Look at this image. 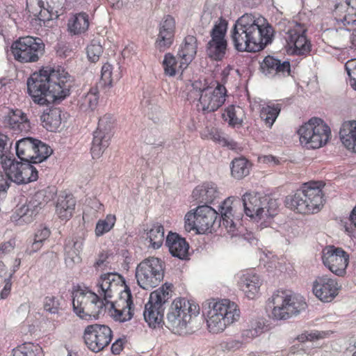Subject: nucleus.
<instances>
[{
    "instance_id": "28",
    "label": "nucleus",
    "mask_w": 356,
    "mask_h": 356,
    "mask_svg": "<svg viewBox=\"0 0 356 356\" xmlns=\"http://www.w3.org/2000/svg\"><path fill=\"white\" fill-rule=\"evenodd\" d=\"M171 255L179 259H186L188 257L189 244L186 239L176 232H170L165 239Z\"/></svg>"
},
{
    "instance_id": "45",
    "label": "nucleus",
    "mask_w": 356,
    "mask_h": 356,
    "mask_svg": "<svg viewBox=\"0 0 356 356\" xmlns=\"http://www.w3.org/2000/svg\"><path fill=\"white\" fill-rule=\"evenodd\" d=\"M99 101V90L97 87H92L88 93L82 97L81 108L85 110L94 111Z\"/></svg>"
},
{
    "instance_id": "3",
    "label": "nucleus",
    "mask_w": 356,
    "mask_h": 356,
    "mask_svg": "<svg viewBox=\"0 0 356 356\" xmlns=\"http://www.w3.org/2000/svg\"><path fill=\"white\" fill-rule=\"evenodd\" d=\"M274 30L262 17L244 14L231 31L234 47L238 51L256 52L272 42Z\"/></svg>"
},
{
    "instance_id": "39",
    "label": "nucleus",
    "mask_w": 356,
    "mask_h": 356,
    "mask_svg": "<svg viewBox=\"0 0 356 356\" xmlns=\"http://www.w3.org/2000/svg\"><path fill=\"white\" fill-rule=\"evenodd\" d=\"M89 27V17L86 13H79L73 15L67 23V30L73 35H79L86 32Z\"/></svg>"
},
{
    "instance_id": "24",
    "label": "nucleus",
    "mask_w": 356,
    "mask_h": 356,
    "mask_svg": "<svg viewBox=\"0 0 356 356\" xmlns=\"http://www.w3.org/2000/svg\"><path fill=\"white\" fill-rule=\"evenodd\" d=\"M332 15L339 25L356 24V0H340L335 4Z\"/></svg>"
},
{
    "instance_id": "34",
    "label": "nucleus",
    "mask_w": 356,
    "mask_h": 356,
    "mask_svg": "<svg viewBox=\"0 0 356 356\" xmlns=\"http://www.w3.org/2000/svg\"><path fill=\"white\" fill-rule=\"evenodd\" d=\"M61 113L59 108H46L40 116L43 127L49 131H56L61 124Z\"/></svg>"
},
{
    "instance_id": "52",
    "label": "nucleus",
    "mask_w": 356,
    "mask_h": 356,
    "mask_svg": "<svg viewBox=\"0 0 356 356\" xmlns=\"http://www.w3.org/2000/svg\"><path fill=\"white\" fill-rule=\"evenodd\" d=\"M82 243L73 240H69L65 244L64 250L67 257L72 259L77 257L81 250Z\"/></svg>"
},
{
    "instance_id": "51",
    "label": "nucleus",
    "mask_w": 356,
    "mask_h": 356,
    "mask_svg": "<svg viewBox=\"0 0 356 356\" xmlns=\"http://www.w3.org/2000/svg\"><path fill=\"white\" fill-rule=\"evenodd\" d=\"M211 139L220 144L223 147H227L231 149H236L238 147V143L232 139L226 138L218 131L211 134Z\"/></svg>"
},
{
    "instance_id": "12",
    "label": "nucleus",
    "mask_w": 356,
    "mask_h": 356,
    "mask_svg": "<svg viewBox=\"0 0 356 356\" xmlns=\"http://www.w3.org/2000/svg\"><path fill=\"white\" fill-rule=\"evenodd\" d=\"M165 269V262L158 257H149L143 259L136 269L138 284L145 290L157 286L163 280Z\"/></svg>"
},
{
    "instance_id": "62",
    "label": "nucleus",
    "mask_w": 356,
    "mask_h": 356,
    "mask_svg": "<svg viewBox=\"0 0 356 356\" xmlns=\"http://www.w3.org/2000/svg\"><path fill=\"white\" fill-rule=\"evenodd\" d=\"M14 248L13 243L9 241L0 245V258L11 252Z\"/></svg>"
},
{
    "instance_id": "43",
    "label": "nucleus",
    "mask_w": 356,
    "mask_h": 356,
    "mask_svg": "<svg viewBox=\"0 0 356 356\" xmlns=\"http://www.w3.org/2000/svg\"><path fill=\"white\" fill-rule=\"evenodd\" d=\"M42 349L37 343L25 342L17 349H13V356H42Z\"/></svg>"
},
{
    "instance_id": "32",
    "label": "nucleus",
    "mask_w": 356,
    "mask_h": 356,
    "mask_svg": "<svg viewBox=\"0 0 356 356\" xmlns=\"http://www.w3.org/2000/svg\"><path fill=\"white\" fill-rule=\"evenodd\" d=\"M22 174L29 176L28 178H38V169L29 162H19L15 160L6 170V178H23Z\"/></svg>"
},
{
    "instance_id": "14",
    "label": "nucleus",
    "mask_w": 356,
    "mask_h": 356,
    "mask_svg": "<svg viewBox=\"0 0 356 356\" xmlns=\"http://www.w3.org/2000/svg\"><path fill=\"white\" fill-rule=\"evenodd\" d=\"M17 157L29 164H39L45 161L52 153V149L41 140L26 137L19 139L15 145Z\"/></svg>"
},
{
    "instance_id": "47",
    "label": "nucleus",
    "mask_w": 356,
    "mask_h": 356,
    "mask_svg": "<svg viewBox=\"0 0 356 356\" xmlns=\"http://www.w3.org/2000/svg\"><path fill=\"white\" fill-rule=\"evenodd\" d=\"M60 303L58 297L47 296L43 300L44 310L51 314H58L60 309Z\"/></svg>"
},
{
    "instance_id": "60",
    "label": "nucleus",
    "mask_w": 356,
    "mask_h": 356,
    "mask_svg": "<svg viewBox=\"0 0 356 356\" xmlns=\"http://www.w3.org/2000/svg\"><path fill=\"white\" fill-rule=\"evenodd\" d=\"M320 337H319V333L318 332H305L301 334H300L299 336H298L297 337V339L300 341V342H305L307 341H313L314 339H318Z\"/></svg>"
},
{
    "instance_id": "13",
    "label": "nucleus",
    "mask_w": 356,
    "mask_h": 356,
    "mask_svg": "<svg viewBox=\"0 0 356 356\" xmlns=\"http://www.w3.org/2000/svg\"><path fill=\"white\" fill-rule=\"evenodd\" d=\"M45 45L40 38L21 37L13 42L10 50L14 58L22 63H35L44 54Z\"/></svg>"
},
{
    "instance_id": "37",
    "label": "nucleus",
    "mask_w": 356,
    "mask_h": 356,
    "mask_svg": "<svg viewBox=\"0 0 356 356\" xmlns=\"http://www.w3.org/2000/svg\"><path fill=\"white\" fill-rule=\"evenodd\" d=\"M218 195L217 187L213 182H207L202 186H198L194 188L192 193V196L195 200H204L207 202H212Z\"/></svg>"
},
{
    "instance_id": "61",
    "label": "nucleus",
    "mask_w": 356,
    "mask_h": 356,
    "mask_svg": "<svg viewBox=\"0 0 356 356\" xmlns=\"http://www.w3.org/2000/svg\"><path fill=\"white\" fill-rule=\"evenodd\" d=\"M250 326L252 329H254V334L257 336L263 333L265 328L264 323L261 321H255L252 322Z\"/></svg>"
},
{
    "instance_id": "63",
    "label": "nucleus",
    "mask_w": 356,
    "mask_h": 356,
    "mask_svg": "<svg viewBox=\"0 0 356 356\" xmlns=\"http://www.w3.org/2000/svg\"><path fill=\"white\" fill-rule=\"evenodd\" d=\"M213 19V15L211 11L205 10L201 17V24L203 26L207 27L209 26Z\"/></svg>"
},
{
    "instance_id": "31",
    "label": "nucleus",
    "mask_w": 356,
    "mask_h": 356,
    "mask_svg": "<svg viewBox=\"0 0 356 356\" xmlns=\"http://www.w3.org/2000/svg\"><path fill=\"white\" fill-rule=\"evenodd\" d=\"M120 280L122 282L125 284V280L122 275L117 273H108L101 275L99 280L97 283L98 290L97 292L99 295L104 296V299L107 304L108 298L113 297V287L117 286L116 284H113L116 280Z\"/></svg>"
},
{
    "instance_id": "27",
    "label": "nucleus",
    "mask_w": 356,
    "mask_h": 356,
    "mask_svg": "<svg viewBox=\"0 0 356 356\" xmlns=\"http://www.w3.org/2000/svg\"><path fill=\"white\" fill-rule=\"evenodd\" d=\"M260 68L265 75L274 76L289 75L291 65L289 61H281L271 56H267L260 65Z\"/></svg>"
},
{
    "instance_id": "58",
    "label": "nucleus",
    "mask_w": 356,
    "mask_h": 356,
    "mask_svg": "<svg viewBox=\"0 0 356 356\" xmlns=\"http://www.w3.org/2000/svg\"><path fill=\"white\" fill-rule=\"evenodd\" d=\"M156 130H145L143 131L144 141L147 145H152L154 140L159 136Z\"/></svg>"
},
{
    "instance_id": "11",
    "label": "nucleus",
    "mask_w": 356,
    "mask_h": 356,
    "mask_svg": "<svg viewBox=\"0 0 356 356\" xmlns=\"http://www.w3.org/2000/svg\"><path fill=\"white\" fill-rule=\"evenodd\" d=\"M301 144L308 149H318L325 145L331 136V130L324 121L312 118L298 130Z\"/></svg>"
},
{
    "instance_id": "5",
    "label": "nucleus",
    "mask_w": 356,
    "mask_h": 356,
    "mask_svg": "<svg viewBox=\"0 0 356 356\" xmlns=\"http://www.w3.org/2000/svg\"><path fill=\"white\" fill-rule=\"evenodd\" d=\"M233 213H236V207H243L245 215L252 220L259 222H261V228L269 225L270 220L277 214L279 204L276 199L269 195L261 196L259 194L245 193L241 200L232 201ZM242 214L239 213L238 215Z\"/></svg>"
},
{
    "instance_id": "16",
    "label": "nucleus",
    "mask_w": 356,
    "mask_h": 356,
    "mask_svg": "<svg viewBox=\"0 0 356 356\" xmlns=\"http://www.w3.org/2000/svg\"><path fill=\"white\" fill-rule=\"evenodd\" d=\"M227 26V21L220 17L210 31L211 40L207 44L206 52L211 60L220 61L225 56L227 49L225 38Z\"/></svg>"
},
{
    "instance_id": "49",
    "label": "nucleus",
    "mask_w": 356,
    "mask_h": 356,
    "mask_svg": "<svg viewBox=\"0 0 356 356\" xmlns=\"http://www.w3.org/2000/svg\"><path fill=\"white\" fill-rule=\"evenodd\" d=\"M115 119L111 114H105L99 119L97 130L104 133L113 134Z\"/></svg>"
},
{
    "instance_id": "2",
    "label": "nucleus",
    "mask_w": 356,
    "mask_h": 356,
    "mask_svg": "<svg viewBox=\"0 0 356 356\" xmlns=\"http://www.w3.org/2000/svg\"><path fill=\"white\" fill-rule=\"evenodd\" d=\"M232 200L227 197L219 206V213L208 205L199 206L194 212H188L184 218L185 229L195 230L197 234L223 227L232 236H236L237 227L241 225V214L233 213Z\"/></svg>"
},
{
    "instance_id": "44",
    "label": "nucleus",
    "mask_w": 356,
    "mask_h": 356,
    "mask_svg": "<svg viewBox=\"0 0 356 356\" xmlns=\"http://www.w3.org/2000/svg\"><path fill=\"white\" fill-rule=\"evenodd\" d=\"M118 70L113 72V68L111 65L106 63L102 67L101 71V81L104 86H111L113 82L118 81L121 78L122 75Z\"/></svg>"
},
{
    "instance_id": "20",
    "label": "nucleus",
    "mask_w": 356,
    "mask_h": 356,
    "mask_svg": "<svg viewBox=\"0 0 356 356\" xmlns=\"http://www.w3.org/2000/svg\"><path fill=\"white\" fill-rule=\"evenodd\" d=\"M306 32L305 26L297 22L287 31L285 40L289 52L293 55L307 56L311 51L312 45Z\"/></svg>"
},
{
    "instance_id": "26",
    "label": "nucleus",
    "mask_w": 356,
    "mask_h": 356,
    "mask_svg": "<svg viewBox=\"0 0 356 356\" xmlns=\"http://www.w3.org/2000/svg\"><path fill=\"white\" fill-rule=\"evenodd\" d=\"M175 29V19L170 15H167L160 23L159 33L155 42L157 49L164 51L172 44Z\"/></svg>"
},
{
    "instance_id": "59",
    "label": "nucleus",
    "mask_w": 356,
    "mask_h": 356,
    "mask_svg": "<svg viewBox=\"0 0 356 356\" xmlns=\"http://www.w3.org/2000/svg\"><path fill=\"white\" fill-rule=\"evenodd\" d=\"M11 277H12V274H10V275L8 277H5L3 280V283H4V287L1 292V299L6 298L10 292L11 286H12L11 280H10Z\"/></svg>"
},
{
    "instance_id": "17",
    "label": "nucleus",
    "mask_w": 356,
    "mask_h": 356,
    "mask_svg": "<svg viewBox=\"0 0 356 356\" xmlns=\"http://www.w3.org/2000/svg\"><path fill=\"white\" fill-rule=\"evenodd\" d=\"M83 338L88 348L97 353L110 344L113 332L108 325L95 323L86 327Z\"/></svg>"
},
{
    "instance_id": "53",
    "label": "nucleus",
    "mask_w": 356,
    "mask_h": 356,
    "mask_svg": "<svg viewBox=\"0 0 356 356\" xmlns=\"http://www.w3.org/2000/svg\"><path fill=\"white\" fill-rule=\"evenodd\" d=\"M25 179H1L0 180V199H3L6 197L7 191L11 186L12 181L15 183V186H19L20 184H24Z\"/></svg>"
},
{
    "instance_id": "15",
    "label": "nucleus",
    "mask_w": 356,
    "mask_h": 356,
    "mask_svg": "<svg viewBox=\"0 0 356 356\" xmlns=\"http://www.w3.org/2000/svg\"><path fill=\"white\" fill-rule=\"evenodd\" d=\"M270 302L273 305L272 315L277 320H285L298 314L307 307L303 298L300 296H286L284 291L273 293Z\"/></svg>"
},
{
    "instance_id": "10",
    "label": "nucleus",
    "mask_w": 356,
    "mask_h": 356,
    "mask_svg": "<svg viewBox=\"0 0 356 356\" xmlns=\"http://www.w3.org/2000/svg\"><path fill=\"white\" fill-rule=\"evenodd\" d=\"M173 285L165 283L162 286L150 293L149 301L145 306L143 316L149 327H159L164 323L165 303L171 298Z\"/></svg>"
},
{
    "instance_id": "40",
    "label": "nucleus",
    "mask_w": 356,
    "mask_h": 356,
    "mask_svg": "<svg viewBox=\"0 0 356 356\" xmlns=\"http://www.w3.org/2000/svg\"><path fill=\"white\" fill-rule=\"evenodd\" d=\"M281 111V105L279 104H268L263 106L260 111V117L268 128H271L275 122Z\"/></svg>"
},
{
    "instance_id": "21",
    "label": "nucleus",
    "mask_w": 356,
    "mask_h": 356,
    "mask_svg": "<svg viewBox=\"0 0 356 356\" xmlns=\"http://www.w3.org/2000/svg\"><path fill=\"white\" fill-rule=\"evenodd\" d=\"M111 305V317L115 321L124 323L134 316V304L130 288L125 285L120 293L119 299L115 302L107 301Z\"/></svg>"
},
{
    "instance_id": "55",
    "label": "nucleus",
    "mask_w": 356,
    "mask_h": 356,
    "mask_svg": "<svg viewBox=\"0 0 356 356\" xmlns=\"http://www.w3.org/2000/svg\"><path fill=\"white\" fill-rule=\"evenodd\" d=\"M50 234L51 232L49 227L44 225H40L32 238L44 243L49 237Z\"/></svg>"
},
{
    "instance_id": "41",
    "label": "nucleus",
    "mask_w": 356,
    "mask_h": 356,
    "mask_svg": "<svg viewBox=\"0 0 356 356\" xmlns=\"http://www.w3.org/2000/svg\"><path fill=\"white\" fill-rule=\"evenodd\" d=\"M251 163L244 157L234 159L231 163V173L236 178H243L250 173Z\"/></svg>"
},
{
    "instance_id": "4",
    "label": "nucleus",
    "mask_w": 356,
    "mask_h": 356,
    "mask_svg": "<svg viewBox=\"0 0 356 356\" xmlns=\"http://www.w3.org/2000/svg\"><path fill=\"white\" fill-rule=\"evenodd\" d=\"M324 186L323 181L311 180L305 183L300 189L285 197L284 204L298 213H316L321 209L325 202L322 191Z\"/></svg>"
},
{
    "instance_id": "25",
    "label": "nucleus",
    "mask_w": 356,
    "mask_h": 356,
    "mask_svg": "<svg viewBox=\"0 0 356 356\" xmlns=\"http://www.w3.org/2000/svg\"><path fill=\"white\" fill-rule=\"evenodd\" d=\"M238 286L249 299H254L259 293L261 280L254 269L243 271L239 275Z\"/></svg>"
},
{
    "instance_id": "1",
    "label": "nucleus",
    "mask_w": 356,
    "mask_h": 356,
    "mask_svg": "<svg viewBox=\"0 0 356 356\" xmlns=\"http://www.w3.org/2000/svg\"><path fill=\"white\" fill-rule=\"evenodd\" d=\"M73 79L63 69L43 67L27 80V90L33 101L40 105L59 103L70 95Z\"/></svg>"
},
{
    "instance_id": "6",
    "label": "nucleus",
    "mask_w": 356,
    "mask_h": 356,
    "mask_svg": "<svg viewBox=\"0 0 356 356\" xmlns=\"http://www.w3.org/2000/svg\"><path fill=\"white\" fill-rule=\"evenodd\" d=\"M56 193L55 186H48L33 196L21 199L11 216V220L17 225L31 222L46 204L54 198Z\"/></svg>"
},
{
    "instance_id": "46",
    "label": "nucleus",
    "mask_w": 356,
    "mask_h": 356,
    "mask_svg": "<svg viewBox=\"0 0 356 356\" xmlns=\"http://www.w3.org/2000/svg\"><path fill=\"white\" fill-rule=\"evenodd\" d=\"M115 220V216L110 214L105 219L98 220L95 227L96 236H101L108 232L113 227Z\"/></svg>"
},
{
    "instance_id": "30",
    "label": "nucleus",
    "mask_w": 356,
    "mask_h": 356,
    "mask_svg": "<svg viewBox=\"0 0 356 356\" xmlns=\"http://www.w3.org/2000/svg\"><path fill=\"white\" fill-rule=\"evenodd\" d=\"M76 199L71 193L63 192L59 195L56 204V213L62 220H69L73 216Z\"/></svg>"
},
{
    "instance_id": "23",
    "label": "nucleus",
    "mask_w": 356,
    "mask_h": 356,
    "mask_svg": "<svg viewBox=\"0 0 356 356\" xmlns=\"http://www.w3.org/2000/svg\"><path fill=\"white\" fill-rule=\"evenodd\" d=\"M340 289L337 280L327 275L317 277L312 286L313 293L324 302H331L338 295Z\"/></svg>"
},
{
    "instance_id": "19",
    "label": "nucleus",
    "mask_w": 356,
    "mask_h": 356,
    "mask_svg": "<svg viewBox=\"0 0 356 356\" xmlns=\"http://www.w3.org/2000/svg\"><path fill=\"white\" fill-rule=\"evenodd\" d=\"M322 261L332 273L343 277L346 273L349 263V254L343 248L327 245L322 251Z\"/></svg>"
},
{
    "instance_id": "57",
    "label": "nucleus",
    "mask_w": 356,
    "mask_h": 356,
    "mask_svg": "<svg viewBox=\"0 0 356 356\" xmlns=\"http://www.w3.org/2000/svg\"><path fill=\"white\" fill-rule=\"evenodd\" d=\"M43 243L41 241H38L37 239H34L32 237L29 238V244L28 245L26 252L28 254H32L42 247Z\"/></svg>"
},
{
    "instance_id": "56",
    "label": "nucleus",
    "mask_w": 356,
    "mask_h": 356,
    "mask_svg": "<svg viewBox=\"0 0 356 356\" xmlns=\"http://www.w3.org/2000/svg\"><path fill=\"white\" fill-rule=\"evenodd\" d=\"M220 347L223 350L234 351L238 350L242 345L239 340L234 339H227L220 343Z\"/></svg>"
},
{
    "instance_id": "18",
    "label": "nucleus",
    "mask_w": 356,
    "mask_h": 356,
    "mask_svg": "<svg viewBox=\"0 0 356 356\" xmlns=\"http://www.w3.org/2000/svg\"><path fill=\"white\" fill-rule=\"evenodd\" d=\"M67 0H26V7L35 12V15L38 17L43 25L48 26V23L58 19L60 12L63 10Z\"/></svg>"
},
{
    "instance_id": "64",
    "label": "nucleus",
    "mask_w": 356,
    "mask_h": 356,
    "mask_svg": "<svg viewBox=\"0 0 356 356\" xmlns=\"http://www.w3.org/2000/svg\"><path fill=\"white\" fill-rule=\"evenodd\" d=\"M123 349V341L121 339H117L111 346V353L114 355H119Z\"/></svg>"
},
{
    "instance_id": "29",
    "label": "nucleus",
    "mask_w": 356,
    "mask_h": 356,
    "mask_svg": "<svg viewBox=\"0 0 356 356\" xmlns=\"http://www.w3.org/2000/svg\"><path fill=\"white\" fill-rule=\"evenodd\" d=\"M4 123L16 133H27L31 129L30 121L20 109H11L5 116Z\"/></svg>"
},
{
    "instance_id": "36",
    "label": "nucleus",
    "mask_w": 356,
    "mask_h": 356,
    "mask_svg": "<svg viewBox=\"0 0 356 356\" xmlns=\"http://www.w3.org/2000/svg\"><path fill=\"white\" fill-rule=\"evenodd\" d=\"M113 134L104 133L99 130L93 132V139L90 148L93 159L99 158L104 150L108 147Z\"/></svg>"
},
{
    "instance_id": "9",
    "label": "nucleus",
    "mask_w": 356,
    "mask_h": 356,
    "mask_svg": "<svg viewBox=\"0 0 356 356\" xmlns=\"http://www.w3.org/2000/svg\"><path fill=\"white\" fill-rule=\"evenodd\" d=\"M104 306V301L90 290L79 289L72 293L73 310L81 319H98Z\"/></svg>"
},
{
    "instance_id": "54",
    "label": "nucleus",
    "mask_w": 356,
    "mask_h": 356,
    "mask_svg": "<svg viewBox=\"0 0 356 356\" xmlns=\"http://www.w3.org/2000/svg\"><path fill=\"white\" fill-rule=\"evenodd\" d=\"M345 68L350 78V85L356 90V59L348 60L345 65Z\"/></svg>"
},
{
    "instance_id": "42",
    "label": "nucleus",
    "mask_w": 356,
    "mask_h": 356,
    "mask_svg": "<svg viewBox=\"0 0 356 356\" xmlns=\"http://www.w3.org/2000/svg\"><path fill=\"white\" fill-rule=\"evenodd\" d=\"M147 238L149 239L151 246L154 249L161 248L164 241L163 226L159 223L153 225L152 227L147 232Z\"/></svg>"
},
{
    "instance_id": "50",
    "label": "nucleus",
    "mask_w": 356,
    "mask_h": 356,
    "mask_svg": "<svg viewBox=\"0 0 356 356\" xmlns=\"http://www.w3.org/2000/svg\"><path fill=\"white\" fill-rule=\"evenodd\" d=\"M87 56L90 61L96 63L99 60L100 56L103 52V47L99 42L92 41L87 47Z\"/></svg>"
},
{
    "instance_id": "48",
    "label": "nucleus",
    "mask_w": 356,
    "mask_h": 356,
    "mask_svg": "<svg viewBox=\"0 0 356 356\" xmlns=\"http://www.w3.org/2000/svg\"><path fill=\"white\" fill-rule=\"evenodd\" d=\"M162 65L165 75L173 76L176 74L177 60L172 54H165Z\"/></svg>"
},
{
    "instance_id": "35",
    "label": "nucleus",
    "mask_w": 356,
    "mask_h": 356,
    "mask_svg": "<svg viewBox=\"0 0 356 356\" xmlns=\"http://www.w3.org/2000/svg\"><path fill=\"white\" fill-rule=\"evenodd\" d=\"M339 136L348 150L356 152V121L345 122L340 129Z\"/></svg>"
},
{
    "instance_id": "22",
    "label": "nucleus",
    "mask_w": 356,
    "mask_h": 356,
    "mask_svg": "<svg viewBox=\"0 0 356 356\" xmlns=\"http://www.w3.org/2000/svg\"><path fill=\"white\" fill-rule=\"evenodd\" d=\"M227 96L226 88L218 82L213 88L212 86H207L202 90L199 98V102L202 110L204 113H211L217 111L225 102Z\"/></svg>"
},
{
    "instance_id": "8",
    "label": "nucleus",
    "mask_w": 356,
    "mask_h": 356,
    "mask_svg": "<svg viewBox=\"0 0 356 356\" xmlns=\"http://www.w3.org/2000/svg\"><path fill=\"white\" fill-rule=\"evenodd\" d=\"M199 313L198 305L191 302L186 298H176L172 302L167 312V326L171 328L174 333L179 334L186 333L188 324Z\"/></svg>"
},
{
    "instance_id": "38",
    "label": "nucleus",
    "mask_w": 356,
    "mask_h": 356,
    "mask_svg": "<svg viewBox=\"0 0 356 356\" xmlns=\"http://www.w3.org/2000/svg\"><path fill=\"white\" fill-rule=\"evenodd\" d=\"M223 120L232 127H241L245 118L243 109L238 106L229 105L222 114Z\"/></svg>"
},
{
    "instance_id": "33",
    "label": "nucleus",
    "mask_w": 356,
    "mask_h": 356,
    "mask_svg": "<svg viewBox=\"0 0 356 356\" xmlns=\"http://www.w3.org/2000/svg\"><path fill=\"white\" fill-rule=\"evenodd\" d=\"M197 40L195 36L188 35L185 37L177 55L181 59V65L187 66L195 58L197 49Z\"/></svg>"
},
{
    "instance_id": "7",
    "label": "nucleus",
    "mask_w": 356,
    "mask_h": 356,
    "mask_svg": "<svg viewBox=\"0 0 356 356\" xmlns=\"http://www.w3.org/2000/svg\"><path fill=\"white\" fill-rule=\"evenodd\" d=\"M207 316L209 331L218 333L222 332L227 325L238 320L240 310L235 302L223 299L209 303Z\"/></svg>"
}]
</instances>
